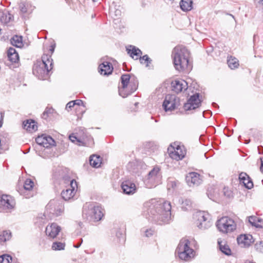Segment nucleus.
<instances>
[{
    "instance_id": "nucleus-1",
    "label": "nucleus",
    "mask_w": 263,
    "mask_h": 263,
    "mask_svg": "<svg viewBox=\"0 0 263 263\" xmlns=\"http://www.w3.org/2000/svg\"><path fill=\"white\" fill-rule=\"evenodd\" d=\"M144 208L159 224L168 223L171 220L172 207L170 202L152 199L144 204Z\"/></svg>"
},
{
    "instance_id": "nucleus-2",
    "label": "nucleus",
    "mask_w": 263,
    "mask_h": 263,
    "mask_svg": "<svg viewBox=\"0 0 263 263\" xmlns=\"http://www.w3.org/2000/svg\"><path fill=\"white\" fill-rule=\"evenodd\" d=\"M53 60L50 56L44 54L41 60H37L33 67V73L39 79H44L52 69Z\"/></svg>"
},
{
    "instance_id": "nucleus-3",
    "label": "nucleus",
    "mask_w": 263,
    "mask_h": 263,
    "mask_svg": "<svg viewBox=\"0 0 263 263\" xmlns=\"http://www.w3.org/2000/svg\"><path fill=\"white\" fill-rule=\"evenodd\" d=\"M172 57L175 68L179 71L186 69L189 66V51L184 47L177 46L174 48Z\"/></svg>"
},
{
    "instance_id": "nucleus-4",
    "label": "nucleus",
    "mask_w": 263,
    "mask_h": 263,
    "mask_svg": "<svg viewBox=\"0 0 263 263\" xmlns=\"http://www.w3.org/2000/svg\"><path fill=\"white\" fill-rule=\"evenodd\" d=\"M103 209L97 203L87 202L83 209V216L91 222H97L103 216Z\"/></svg>"
},
{
    "instance_id": "nucleus-5",
    "label": "nucleus",
    "mask_w": 263,
    "mask_h": 263,
    "mask_svg": "<svg viewBox=\"0 0 263 263\" xmlns=\"http://www.w3.org/2000/svg\"><path fill=\"white\" fill-rule=\"evenodd\" d=\"M121 80L122 87L119 88V93L123 98L127 97L137 90L138 82L135 77H131L129 74H123Z\"/></svg>"
},
{
    "instance_id": "nucleus-6",
    "label": "nucleus",
    "mask_w": 263,
    "mask_h": 263,
    "mask_svg": "<svg viewBox=\"0 0 263 263\" xmlns=\"http://www.w3.org/2000/svg\"><path fill=\"white\" fill-rule=\"evenodd\" d=\"M179 258L184 261H190L196 255V252L191 247L190 241L186 238L180 240L176 250Z\"/></svg>"
},
{
    "instance_id": "nucleus-7",
    "label": "nucleus",
    "mask_w": 263,
    "mask_h": 263,
    "mask_svg": "<svg viewBox=\"0 0 263 263\" xmlns=\"http://www.w3.org/2000/svg\"><path fill=\"white\" fill-rule=\"evenodd\" d=\"M216 226L219 231L226 234L233 232L236 229L234 220L228 216L222 217L218 220Z\"/></svg>"
},
{
    "instance_id": "nucleus-8",
    "label": "nucleus",
    "mask_w": 263,
    "mask_h": 263,
    "mask_svg": "<svg viewBox=\"0 0 263 263\" xmlns=\"http://www.w3.org/2000/svg\"><path fill=\"white\" fill-rule=\"evenodd\" d=\"M162 176L159 167H155L151 170L144 179V183L146 187L152 188L160 184Z\"/></svg>"
},
{
    "instance_id": "nucleus-9",
    "label": "nucleus",
    "mask_w": 263,
    "mask_h": 263,
    "mask_svg": "<svg viewBox=\"0 0 263 263\" xmlns=\"http://www.w3.org/2000/svg\"><path fill=\"white\" fill-rule=\"evenodd\" d=\"M195 223L200 229H206L211 226L210 216L204 211L196 212L193 216Z\"/></svg>"
},
{
    "instance_id": "nucleus-10",
    "label": "nucleus",
    "mask_w": 263,
    "mask_h": 263,
    "mask_svg": "<svg viewBox=\"0 0 263 263\" xmlns=\"http://www.w3.org/2000/svg\"><path fill=\"white\" fill-rule=\"evenodd\" d=\"M64 211V206L61 201L58 200H51L46 206L45 214H49V217L61 215Z\"/></svg>"
},
{
    "instance_id": "nucleus-11",
    "label": "nucleus",
    "mask_w": 263,
    "mask_h": 263,
    "mask_svg": "<svg viewBox=\"0 0 263 263\" xmlns=\"http://www.w3.org/2000/svg\"><path fill=\"white\" fill-rule=\"evenodd\" d=\"M15 205L14 198L10 195H2L0 197V211L9 212L13 210Z\"/></svg>"
},
{
    "instance_id": "nucleus-12",
    "label": "nucleus",
    "mask_w": 263,
    "mask_h": 263,
    "mask_svg": "<svg viewBox=\"0 0 263 263\" xmlns=\"http://www.w3.org/2000/svg\"><path fill=\"white\" fill-rule=\"evenodd\" d=\"M180 105V99L175 95H167L163 103V107L166 111H172Z\"/></svg>"
},
{
    "instance_id": "nucleus-13",
    "label": "nucleus",
    "mask_w": 263,
    "mask_h": 263,
    "mask_svg": "<svg viewBox=\"0 0 263 263\" xmlns=\"http://www.w3.org/2000/svg\"><path fill=\"white\" fill-rule=\"evenodd\" d=\"M201 105V100L198 93L191 96L186 103L184 104L183 108L185 111H191L198 108Z\"/></svg>"
},
{
    "instance_id": "nucleus-14",
    "label": "nucleus",
    "mask_w": 263,
    "mask_h": 263,
    "mask_svg": "<svg viewBox=\"0 0 263 263\" xmlns=\"http://www.w3.org/2000/svg\"><path fill=\"white\" fill-rule=\"evenodd\" d=\"M77 187V182L75 180L71 181V184L68 186V188L62 192L61 196L62 198L66 201L72 198L76 194Z\"/></svg>"
},
{
    "instance_id": "nucleus-15",
    "label": "nucleus",
    "mask_w": 263,
    "mask_h": 263,
    "mask_svg": "<svg viewBox=\"0 0 263 263\" xmlns=\"http://www.w3.org/2000/svg\"><path fill=\"white\" fill-rule=\"evenodd\" d=\"M168 150L170 157L178 161L182 159L186 154L184 147L180 146H177L176 148L171 147Z\"/></svg>"
},
{
    "instance_id": "nucleus-16",
    "label": "nucleus",
    "mask_w": 263,
    "mask_h": 263,
    "mask_svg": "<svg viewBox=\"0 0 263 263\" xmlns=\"http://www.w3.org/2000/svg\"><path fill=\"white\" fill-rule=\"evenodd\" d=\"M35 141L37 144L45 148H48L51 146L54 145L55 143L54 140L51 136L46 134L39 136L36 138Z\"/></svg>"
},
{
    "instance_id": "nucleus-17",
    "label": "nucleus",
    "mask_w": 263,
    "mask_h": 263,
    "mask_svg": "<svg viewBox=\"0 0 263 263\" xmlns=\"http://www.w3.org/2000/svg\"><path fill=\"white\" fill-rule=\"evenodd\" d=\"M61 228L55 223H52L46 227L45 233L50 238H54L61 231Z\"/></svg>"
},
{
    "instance_id": "nucleus-18",
    "label": "nucleus",
    "mask_w": 263,
    "mask_h": 263,
    "mask_svg": "<svg viewBox=\"0 0 263 263\" xmlns=\"http://www.w3.org/2000/svg\"><path fill=\"white\" fill-rule=\"evenodd\" d=\"M172 90L176 93L185 91L188 87L187 83L183 80H176L172 82Z\"/></svg>"
},
{
    "instance_id": "nucleus-19",
    "label": "nucleus",
    "mask_w": 263,
    "mask_h": 263,
    "mask_svg": "<svg viewBox=\"0 0 263 263\" xmlns=\"http://www.w3.org/2000/svg\"><path fill=\"white\" fill-rule=\"evenodd\" d=\"M186 181L190 186L198 185L202 182V178L197 173L192 172L188 174L186 178Z\"/></svg>"
},
{
    "instance_id": "nucleus-20",
    "label": "nucleus",
    "mask_w": 263,
    "mask_h": 263,
    "mask_svg": "<svg viewBox=\"0 0 263 263\" xmlns=\"http://www.w3.org/2000/svg\"><path fill=\"white\" fill-rule=\"evenodd\" d=\"M252 236L251 235H240L237 238V241L238 244L242 248H246L249 247L253 242Z\"/></svg>"
},
{
    "instance_id": "nucleus-21",
    "label": "nucleus",
    "mask_w": 263,
    "mask_h": 263,
    "mask_svg": "<svg viewBox=\"0 0 263 263\" xmlns=\"http://www.w3.org/2000/svg\"><path fill=\"white\" fill-rule=\"evenodd\" d=\"M57 171L59 174H58L57 172H55L53 175L54 177L57 179H62L64 183L67 184L69 182L70 184L71 181L74 180L73 179H71L69 175L66 173V172H67L66 168L59 167L57 169Z\"/></svg>"
},
{
    "instance_id": "nucleus-22",
    "label": "nucleus",
    "mask_w": 263,
    "mask_h": 263,
    "mask_svg": "<svg viewBox=\"0 0 263 263\" xmlns=\"http://www.w3.org/2000/svg\"><path fill=\"white\" fill-rule=\"evenodd\" d=\"M121 187L123 192L128 195L134 194L136 190L135 184L129 180L123 181Z\"/></svg>"
},
{
    "instance_id": "nucleus-23",
    "label": "nucleus",
    "mask_w": 263,
    "mask_h": 263,
    "mask_svg": "<svg viewBox=\"0 0 263 263\" xmlns=\"http://www.w3.org/2000/svg\"><path fill=\"white\" fill-rule=\"evenodd\" d=\"M34 186V182L30 179H27L24 184L23 189L22 191L20 192V194L23 195L26 198H29L30 197L32 196V194H29L26 193L28 192H30L33 189Z\"/></svg>"
},
{
    "instance_id": "nucleus-24",
    "label": "nucleus",
    "mask_w": 263,
    "mask_h": 263,
    "mask_svg": "<svg viewBox=\"0 0 263 263\" xmlns=\"http://www.w3.org/2000/svg\"><path fill=\"white\" fill-rule=\"evenodd\" d=\"M239 179L240 183L243 184V185L247 189H251L253 186V183L249 177V176L246 173L241 172L239 174Z\"/></svg>"
},
{
    "instance_id": "nucleus-25",
    "label": "nucleus",
    "mask_w": 263,
    "mask_h": 263,
    "mask_svg": "<svg viewBox=\"0 0 263 263\" xmlns=\"http://www.w3.org/2000/svg\"><path fill=\"white\" fill-rule=\"evenodd\" d=\"M112 64L108 62H104L99 66V72L103 75H109L112 72Z\"/></svg>"
},
{
    "instance_id": "nucleus-26",
    "label": "nucleus",
    "mask_w": 263,
    "mask_h": 263,
    "mask_svg": "<svg viewBox=\"0 0 263 263\" xmlns=\"http://www.w3.org/2000/svg\"><path fill=\"white\" fill-rule=\"evenodd\" d=\"M128 54L135 60H138L142 55L141 51L134 46L130 45L126 48Z\"/></svg>"
},
{
    "instance_id": "nucleus-27",
    "label": "nucleus",
    "mask_w": 263,
    "mask_h": 263,
    "mask_svg": "<svg viewBox=\"0 0 263 263\" xmlns=\"http://www.w3.org/2000/svg\"><path fill=\"white\" fill-rule=\"evenodd\" d=\"M23 127L26 130L32 133L37 129V124L33 120H26L23 122Z\"/></svg>"
},
{
    "instance_id": "nucleus-28",
    "label": "nucleus",
    "mask_w": 263,
    "mask_h": 263,
    "mask_svg": "<svg viewBox=\"0 0 263 263\" xmlns=\"http://www.w3.org/2000/svg\"><path fill=\"white\" fill-rule=\"evenodd\" d=\"M7 56L8 60L12 63H16L19 60L18 54L14 48H9L7 52Z\"/></svg>"
},
{
    "instance_id": "nucleus-29",
    "label": "nucleus",
    "mask_w": 263,
    "mask_h": 263,
    "mask_svg": "<svg viewBox=\"0 0 263 263\" xmlns=\"http://www.w3.org/2000/svg\"><path fill=\"white\" fill-rule=\"evenodd\" d=\"M249 222L252 226L256 228H263V220L261 218L255 216L249 217Z\"/></svg>"
},
{
    "instance_id": "nucleus-30",
    "label": "nucleus",
    "mask_w": 263,
    "mask_h": 263,
    "mask_svg": "<svg viewBox=\"0 0 263 263\" xmlns=\"http://www.w3.org/2000/svg\"><path fill=\"white\" fill-rule=\"evenodd\" d=\"M102 158L100 156L93 155L90 157L89 163L91 166L98 168L101 164Z\"/></svg>"
},
{
    "instance_id": "nucleus-31",
    "label": "nucleus",
    "mask_w": 263,
    "mask_h": 263,
    "mask_svg": "<svg viewBox=\"0 0 263 263\" xmlns=\"http://www.w3.org/2000/svg\"><path fill=\"white\" fill-rule=\"evenodd\" d=\"M192 0H181L180 2V6L181 9L184 11H188L192 8Z\"/></svg>"
},
{
    "instance_id": "nucleus-32",
    "label": "nucleus",
    "mask_w": 263,
    "mask_h": 263,
    "mask_svg": "<svg viewBox=\"0 0 263 263\" xmlns=\"http://www.w3.org/2000/svg\"><path fill=\"white\" fill-rule=\"evenodd\" d=\"M218 243L219 246V249L222 253L227 255L231 254V250L229 246L226 243L225 241L218 240Z\"/></svg>"
},
{
    "instance_id": "nucleus-33",
    "label": "nucleus",
    "mask_w": 263,
    "mask_h": 263,
    "mask_svg": "<svg viewBox=\"0 0 263 263\" xmlns=\"http://www.w3.org/2000/svg\"><path fill=\"white\" fill-rule=\"evenodd\" d=\"M227 63L229 67L231 69H234L238 67L239 64V61L235 57H230L228 60Z\"/></svg>"
},
{
    "instance_id": "nucleus-34",
    "label": "nucleus",
    "mask_w": 263,
    "mask_h": 263,
    "mask_svg": "<svg viewBox=\"0 0 263 263\" xmlns=\"http://www.w3.org/2000/svg\"><path fill=\"white\" fill-rule=\"evenodd\" d=\"M11 43L12 45L21 48L23 46L22 42V36L15 35L11 40Z\"/></svg>"
},
{
    "instance_id": "nucleus-35",
    "label": "nucleus",
    "mask_w": 263,
    "mask_h": 263,
    "mask_svg": "<svg viewBox=\"0 0 263 263\" xmlns=\"http://www.w3.org/2000/svg\"><path fill=\"white\" fill-rule=\"evenodd\" d=\"M11 237V233L10 231H3L0 233V243L5 242Z\"/></svg>"
},
{
    "instance_id": "nucleus-36",
    "label": "nucleus",
    "mask_w": 263,
    "mask_h": 263,
    "mask_svg": "<svg viewBox=\"0 0 263 263\" xmlns=\"http://www.w3.org/2000/svg\"><path fill=\"white\" fill-rule=\"evenodd\" d=\"M181 204V208L184 211L190 210L192 207V202L188 199H182Z\"/></svg>"
},
{
    "instance_id": "nucleus-37",
    "label": "nucleus",
    "mask_w": 263,
    "mask_h": 263,
    "mask_svg": "<svg viewBox=\"0 0 263 263\" xmlns=\"http://www.w3.org/2000/svg\"><path fill=\"white\" fill-rule=\"evenodd\" d=\"M64 248L65 244L61 242H54L52 245V249L53 250H64Z\"/></svg>"
},
{
    "instance_id": "nucleus-38",
    "label": "nucleus",
    "mask_w": 263,
    "mask_h": 263,
    "mask_svg": "<svg viewBox=\"0 0 263 263\" xmlns=\"http://www.w3.org/2000/svg\"><path fill=\"white\" fill-rule=\"evenodd\" d=\"M0 20L3 23L6 24L10 21V14H6L4 13H0Z\"/></svg>"
},
{
    "instance_id": "nucleus-39",
    "label": "nucleus",
    "mask_w": 263,
    "mask_h": 263,
    "mask_svg": "<svg viewBox=\"0 0 263 263\" xmlns=\"http://www.w3.org/2000/svg\"><path fill=\"white\" fill-rule=\"evenodd\" d=\"M140 60V62L141 64H146V66H148V64L151 63V60L147 56V55H145L141 57V55L139 58Z\"/></svg>"
},
{
    "instance_id": "nucleus-40",
    "label": "nucleus",
    "mask_w": 263,
    "mask_h": 263,
    "mask_svg": "<svg viewBox=\"0 0 263 263\" xmlns=\"http://www.w3.org/2000/svg\"><path fill=\"white\" fill-rule=\"evenodd\" d=\"M12 258L8 255H3L0 256V263H10Z\"/></svg>"
},
{
    "instance_id": "nucleus-41",
    "label": "nucleus",
    "mask_w": 263,
    "mask_h": 263,
    "mask_svg": "<svg viewBox=\"0 0 263 263\" xmlns=\"http://www.w3.org/2000/svg\"><path fill=\"white\" fill-rule=\"evenodd\" d=\"M28 4L21 3L20 4L19 7L22 13H26L27 12Z\"/></svg>"
},
{
    "instance_id": "nucleus-42",
    "label": "nucleus",
    "mask_w": 263,
    "mask_h": 263,
    "mask_svg": "<svg viewBox=\"0 0 263 263\" xmlns=\"http://www.w3.org/2000/svg\"><path fill=\"white\" fill-rule=\"evenodd\" d=\"M255 247L257 251L263 253V241L256 242Z\"/></svg>"
},
{
    "instance_id": "nucleus-43",
    "label": "nucleus",
    "mask_w": 263,
    "mask_h": 263,
    "mask_svg": "<svg viewBox=\"0 0 263 263\" xmlns=\"http://www.w3.org/2000/svg\"><path fill=\"white\" fill-rule=\"evenodd\" d=\"M53 111V109L52 108H46L44 112L43 113V118L44 119H46L48 117L49 114L52 113Z\"/></svg>"
},
{
    "instance_id": "nucleus-44",
    "label": "nucleus",
    "mask_w": 263,
    "mask_h": 263,
    "mask_svg": "<svg viewBox=\"0 0 263 263\" xmlns=\"http://www.w3.org/2000/svg\"><path fill=\"white\" fill-rule=\"evenodd\" d=\"M256 8L263 9V0H254Z\"/></svg>"
},
{
    "instance_id": "nucleus-45",
    "label": "nucleus",
    "mask_w": 263,
    "mask_h": 263,
    "mask_svg": "<svg viewBox=\"0 0 263 263\" xmlns=\"http://www.w3.org/2000/svg\"><path fill=\"white\" fill-rule=\"evenodd\" d=\"M154 232V230L152 229H147L145 231V235L146 237H149L152 236Z\"/></svg>"
},
{
    "instance_id": "nucleus-46",
    "label": "nucleus",
    "mask_w": 263,
    "mask_h": 263,
    "mask_svg": "<svg viewBox=\"0 0 263 263\" xmlns=\"http://www.w3.org/2000/svg\"><path fill=\"white\" fill-rule=\"evenodd\" d=\"M75 106V103L73 102V101L68 102L66 106V109L69 111V109H71L72 107Z\"/></svg>"
},
{
    "instance_id": "nucleus-47",
    "label": "nucleus",
    "mask_w": 263,
    "mask_h": 263,
    "mask_svg": "<svg viewBox=\"0 0 263 263\" xmlns=\"http://www.w3.org/2000/svg\"><path fill=\"white\" fill-rule=\"evenodd\" d=\"M177 182L175 181H169L167 184L168 189L170 190L171 187L174 188L176 186Z\"/></svg>"
},
{
    "instance_id": "nucleus-48",
    "label": "nucleus",
    "mask_w": 263,
    "mask_h": 263,
    "mask_svg": "<svg viewBox=\"0 0 263 263\" xmlns=\"http://www.w3.org/2000/svg\"><path fill=\"white\" fill-rule=\"evenodd\" d=\"M69 140L72 142H75L76 141L80 142V141L78 140L76 136H75L74 135H70L69 137Z\"/></svg>"
},
{
    "instance_id": "nucleus-49",
    "label": "nucleus",
    "mask_w": 263,
    "mask_h": 263,
    "mask_svg": "<svg viewBox=\"0 0 263 263\" xmlns=\"http://www.w3.org/2000/svg\"><path fill=\"white\" fill-rule=\"evenodd\" d=\"M55 47V44L51 45L49 47V51H50V54H47L48 55H50V57H51V55L54 52V49Z\"/></svg>"
},
{
    "instance_id": "nucleus-50",
    "label": "nucleus",
    "mask_w": 263,
    "mask_h": 263,
    "mask_svg": "<svg viewBox=\"0 0 263 263\" xmlns=\"http://www.w3.org/2000/svg\"><path fill=\"white\" fill-rule=\"evenodd\" d=\"M73 102L75 103V106L76 105L80 106V105H83V101L81 100H76L73 101Z\"/></svg>"
},
{
    "instance_id": "nucleus-51",
    "label": "nucleus",
    "mask_w": 263,
    "mask_h": 263,
    "mask_svg": "<svg viewBox=\"0 0 263 263\" xmlns=\"http://www.w3.org/2000/svg\"><path fill=\"white\" fill-rule=\"evenodd\" d=\"M121 15V12L120 10H116L115 11V15L117 18H118V17L120 16Z\"/></svg>"
},
{
    "instance_id": "nucleus-52",
    "label": "nucleus",
    "mask_w": 263,
    "mask_h": 263,
    "mask_svg": "<svg viewBox=\"0 0 263 263\" xmlns=\"http://www.w3.org/2000/svg\"><path fill=\"white\" fill-rule=\"evenodd\" d=\"M3 120V116L2 112H0V127L2 126Z\"/></svg>"
},
{
    "instance_id": "nucleus-53",
    "label": "nucleus",
    "mask_w": 263,
    "mask_h": 263,
    "mask_svg": "<svg viewBox=\"0 0 263 263\" xmlns=\"http://www.w3.org/2000/svg\"><path fill=\"white\" fill-rule=\"evenodd\" d=\"M261 161V165H260V171L262 173H263V158H260Z\"/></svg>"
},
{
    "instance_id": "nucleus-54",
    "label": "nucleus",
    "mask_w": 263,
    "mask_h": 263,
    "mask_svg": "<svg viewBox=\"0 0 263 263\" xmlns=\"http://www.w3.org/2000/svg\"><path fill=\"white\" fill-rule=\"evenodd\" d=\"M82 241H83V240H82V239H81V242H80L79 244H77V245L74 246V247L75 248H78L80 247V246H81V243H82Z\"/></svg>"
},
{
    "instance_id": "nucleus-55",
    "label": "nucleus",
    "mask_w": 263,
    "mask_h": 263,
    "mask_svg": "<svg viewBox=\"0 0 263 263\" xmlns=\"http://www.w3.org/2000/svg\"><path fill=\"white\" fill-rule=\"evenodd\" d=\"M213 106H217V104H216V103H213Z\"/></svg>"
},
{
    "instance_id": "nucleus-56",
    "label": "nucleus",
    "mask_w": 263,
    "mask_h": 263,
    "mask_svg": "<svg viewBox=\"0 0 263 263\" xmlns=\"http://www.w3.org/2000/svg\"><path fill=\"white\" fill-rule=\"evenodd\" d=\"M92 1H93V2H96V1H97L98 0H92Z\"/></svg>"
},
{
    "instance_id": "nucleus-57",
    "label": "nucleus",
    "mask_w": 263,
    "mask_h": 263,
    "mask_svg": "<svg viewBox=\"0 0 263 263\" xmlns=\"http://www.w3.org/2000/svg\"><path fill=\"white\" fill-rule=\"evenodd\" d=\"M135 105H137L138 104V103H135Z\"/></svg>"
}]
</instances>
